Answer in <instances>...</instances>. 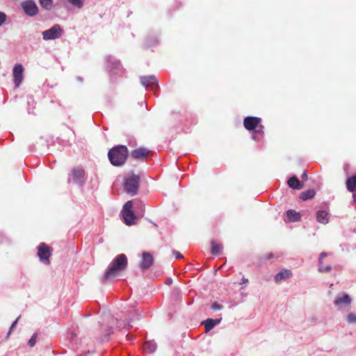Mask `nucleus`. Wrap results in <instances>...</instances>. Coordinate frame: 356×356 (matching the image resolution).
<instances>
[{
	"label": "nucleus",
	"mask_w": 356,
	"mask_h": 356,
	"mask_svg": "<svg viewBox=\"0 0 356 356\" xmlns=\"http://www.w3.org/2000/svg\"><path fill=\"white\" fill-rule=\"evenodd\" d=\"M128 264L127 256L120 254L115 257L112 261L110 267L105 273L103 277V281H106L110 278H114L117 273L124 270Z\"/></svg>",
	"instance_id": "obj_1"
},
{
	"label": "nucleus",
	"mask_w": 356,
	"mask_h": 356,
	"mask_svg": "<svg viewBox=\"0 0 356 356\" xmlns=\"http://www.w3.org/2000/svg\"><path fill=\"white\" fill-rule=\"evenodd\" d=\"M128 155V149L125 145L115 146L108 152V158L114 166H120L124 164Z\"/></svg>",
	"instance_id": "obj_2"
},
{
	"label": "nucleus",
	"mask_w": 356,
	"mask_h": 356,
	"mask_svg": "<svg viewBox=\"0 0 356 356\" xmlns=\"http://www.w3.org/2000/svg\"><path fill=\"white\" fill-rule=\"evenodd\" d=\"M132 207L133 202L131 200L127 201L123 206L122 213L124 222L127 225H132L136 223V216L132 211Z\"/></svg>",
	"instance_id": "obj_3"
},
{
	"label": "nucleus",
	"mask_w": 356,
	"mask_h": 356,
	"mask_svg": "<svg viewBox=\"0 0 356 356\" xmlns=\"http://www.w3.org/2000/svg\"><path fill=\"white\" fill-rule=\"evenodd\" d=\"M140 177L138 175H132L124 181V190L127 193L136 194L139 187Z\"/></svg>",
	"instance_id": "obj_4"
},
{
	"label": "nucleus",
	"mask_w": 356,
	"mask_h": 356,
	"mask_svg": "<svg viewBox=\"0 0 356 356\" xmlns=\"http://www.w3.org/2000/svg\"><path fill=\"white\" fill-rule=\"evenodd\" d=\"M51 251L52 249L49 245L44 243H40L38 248V256L40 261L46 264H49V257L51 254Z\"/></svg>",
	"instance_id": "obj_5"
},
{
	"label": "nucleus",
	"mask_w": 356,
	"mask_h": 356,
	"mask_svg": "<svg viewBox=\"0 0 356 356\" xmlns=\"http://www.w3.org/2000/svg\"><path fill=\"white\" fill-rule=\"evenodd\" d=\"M62 29L59 24L54 25L51 29L42 32V37L44 40H54L60 37Z\"/></svg>",
	"instance_id": "obj_6"
},
{
	"label": "nucleus",
	"mask_w": 356,
	"mask_h": 356,
	"mask_svg": "<svg viewBox=\"0 0 356 356\" xmlns=\"http://www.w3.org/2000/svg\"><path fill=\"white\" fill-rule=\"evenodd\" d=\"M22 8L24 13L29 16H35L38 13V8L32 0H27L22 3Z\"/></svg>",
	"instance_id": "obj_7"
},
{
	"label": "nucleus",
	"mask_w": 356,
	"mask_h": 356,
	"mask_svg": "<svg viewBox=\"0 0 356 356\" xmlns=\"http://www.w3.org/2000/svg\"><path fill=\"white\" fill-rule=\"evenodd\" d=\"M261 122V118L258 117L248 116L243 120L244 127L248 131L256 129Z\"/></svg>",
	"instance_id": "obj_8"
},
{
	"label": "nucleus",
	"mask_w": 356,
	"mask_h": 356,
	"mask_svg": "<svg viewBox=\"0 0 356 356\" xmlns=\"http://www.w3.org/2000/svg\"><path fill=\"white\" fill-rule=\"evenodd\" d=\"M24 68L21 64H16L13 69L14 83L18 88L23 80Z\"/></svg>",
	"instance_id": "obj_9"
},
{
	"label": "nucleus",
	"mask_w": 356,
	"mask_h": 356,
	"mask_svg": "<svg viewBox=\"0 0 356 356\" xmlns=\"http://www.w3.org/2000/svg\"><path fill=\"white\" fill-rule=\"evenodd\" d=\"M150 154V151L145 147H138L131 152V156L136 160H144Z\"/></svg>",
	"instance_id": "obj_10"
},
{
	"label": "nucleus",
	"mask_w": 356,
	"mask_h": 356,
	"mask_svg": "<svg viewBox=\"0 0 356 356\" xmlns=\"http://www.w3.org/2000/svg\"><path fill=\"white\" fill-rule=\"evenodd\" d=\"M71 175L74 182L83 183L85 180L86 172L83 168H75L72 170Z\"/></svg>",
	"instance_id": "obj_11"
},
{
	"label": "nucleus",
	"mask_w": 356,
	"mask_h": 356,
	"mask_svg": "<svg viewBox=\"0 0 356 356\" xmlns=\"http://www.w3.org/2000/svg\"><path fill=\"white\" fill-rule=\"evenodd\" d=\"M141 83L145 87H154L159 88L158 81L154 76H145L140 77Z\"/></svg>",
	"instance_id": "obj_12"
},
{
	"label": "nucleus",
	"mask_w": 356,
	"mask_h": 356,
	"mask_svg": "<svg viewBox=\"0 0 356 356\" xmlns=\"http://www.w3.org/2000/svg\"><path fill=\"white\" fill-rule=\"evenodd\" d=\"M142 261L140 267L142 269H148L153 264V257L149 252H143L142 254Z\"/></svg>",
	"instance_id": "obj_13"
},
{
	"label": "nucleus",
	"mask_w": 356,
	"mask_h": 356,
	"mask_svg": "<svg viewBox=\"0 0 356 356\" xmlns=\"http://www.w3.org/2000/svg\"><path fill=\"white\" fill-rule=\"evenodd\" d=\"M287 183L289 186L293 189L300 190L304 187V184L300 181L296 176L290 177Z\"/></svg>",
	"instance_id": "obj_14"
},
{
	"label": "nucleus",
	"mask_w": 356,
	"mask_h": 356,
	"mask_svg": "<svg viewBox=\"0 0 356 356\" xmlns=\"http://www.w3.org/2000/svg\"><path fill=\"white\" fill-rule=\"evenodd\" d=\"M292 273L290 270L282 269L280 272H279L275 275V281L276 282H280L282 280H285L286 278L290 277Z\"/></svg>",
	"instance_id": "obj_15"
},
{
	"label": "nucleus",
	"mask_w": 356,
	"mask_h": 356,
	"mask_svg": "<svg viewBox=\"0 0 356 356\" xmlns=\"http://www.w3.org/2000/svg\"><path fill=\"white\" fill-rule=\"evenodd\" d=\"M326 256H327V253L324 252H321V254H320L318 270L321 273H329L332 270L331 266H330V265H323V259L325 257H326Z\"/></svg>",
	"instance_id": "obj_16"
},
{
	"label": "nucleus",
	"mask_w": 356,
	"mask_h": 356,
	"mask_svg": "<svg viewBox=\"0 0 356 356\" xmlns=\"http://www.w3.org/2000/svg\"><path fill=\"white\" fill-rule=\"evenodd\" d=\"M351 302V299L348 294H343L341 296H337L334 302L335 305H348Z\"/></svg>",
	"instance_id": "obj_17"
},
{
	"label": "nucleus",
	"mask_w": 356,
	"mask_h": 356,
	"mask_svg": "<svg viewBox=\"0 0 356 356\" xmlns=\"http://www.w3.org/2000/svg\"><path fill=\"white\" fill-rule=\"evenodd\" d=\"M156 343L153 341H147L143 345V350L147 353H153L156 350Z\"/></svg>",
	"instance_id": "obj_18"
},
{
	"label": "nucleus",
	"mask_w": 356,
	"mask_h": 356,
	"mask_svg": "<svg viewBox=\"0 0 356 356\" xmlns=\"http://www.w3.org/2000/svg\"><path fill=\"white\" fill-rule=\"evenodd\" d=\"M346 184L348 191L353 192L356 191V175L349 177L346 180Z\"/></svg>",
	"instance_id": "obj_19"
},
{
	"label": "nucleus",
	"mask_w": 356,
	"mask_h": 356,
	"mask_svg": "<svg viewBox=\"0 0 356 356\" xmlns=\"http://www.w3.org/2000/svg\"><path fill=\"white\" fill-rule=\"evenodd\" d=\"M316 218L318 222L321 224H327L329 221L328 213L325 211H318L317 212Z\"/></svg>",
	"instance_id": "obj_20"
},
{
	"label": "nucleus",
	"mask_w": 356,
	"mask_h": 356,
	"mask_svg": "<svg viewBox=\"0 0 356 356\" xmlns=\"http://www.w3.org/2000/svg\"><path fill=\"white\" fill-rule=\"evenodd\" d=\"M286 215L291 222H297L300 220V214L294 210L290 209L286 211Z\"/></svg>",
	"instance_id": "obj_21"
},
{
	"label": "nucleus",
	"mask_w": 356,
	"mask_h": 356,
	"mask_svg": "<svg viewBox=\"0 0 356 356\" xmlns=\"http://www.w3.org/2000/svg\"><path fill=\"white\" fill-rule=\"evenodd\" d=\"M220 323V320H213L208 318L204 321V327L207 332L213 329L217 324Z\"/></svg>",
	"instance_id": "obj_22"
},
{
	"label": "nucleus",
	"mask_w": 356,
	"mask_h": 356,
	"mask_svg": "<svg viewBox=\"0 0 356 356\" xmlns=\"http://www.w3.org/2000/svg\"><path fill=\"white\" fill-rule=\"evenodd\" d=\"M316 194V191L314 189H309L305 191H303L300 193V199L305 201L309 199H312L314 197Z\"/></svg>",
	"instance_id": "obj_23"
},
{
	"label": "nucleus",
	"mask_w": 356,
	"mask_h": 356,
	"mask_svg": "<svg viewBox=\"0 0 356 356\" xmlns=\"http://www.w3.org/2000/svg\"><path fill=\"white\" fill-rule=\"evenodd\" d=\"M211 253L213 254H219L222 249L221 245L216 243L215 241L211 242Z\"/></svg>",
	"instance_id": "obj_24"
},
{
	"label": "nucleus",
	"mask_w": 356,
	"mask_h": 356,
	"mask_svg": "<svg viewBox=\"0 0 356 356\" xmlns=\"http://www.w3.org/2000/svg\"><path fill=\"white\" fill-rule=\"evenodd\" d=\"M264 129V126L261 125L259 124H258V127L256 129L252 130V131H254V134L252 135L253 140H257V135L263 136Z\"/></svg>",
	"instance_id": "obj_25"
},
{
	"label": "nucleus",
	"mask_w": 356,
	"mask_h": 356,
	"mask_svg": "<svg viewBox=\"0 0 356 356\" xmlns=\"http://www.w3.org/2000/svg\"><path fill=\"white\" fill-rule=\"evenodd\" d=\"M41 6L49 10L52 8V0H39Z\"/></svg>",
	"instance_id": "obj_26"
},
{
	"label": "nucleus",
	"mask_w": 356,
	"mask_h": 356,
	"mask_svg": "<svg viewBox=\"0 0 356 356\" xmlns=\"http://www.w3.org/2000/svg\"><path fill=\"white\" fill-rule=\"evenodd\" d=\"M347 321L350 324H356V314L351 313L347 316Z\"/></svg>",
	"instance_id": "obj_27"
},
{
	"label": "nucleus",
	"mask_w": 356,
	"mask_h": 356,
	"mask_svg": "<svg viewBox=\"0 0 356 356\" xmlns=\"http://www.w3.org/2000/svg\"><path fill=\"white\" fill-rule=\"evenodd\" d=\"M68 1L76 8H81L83 2L82 0H68Z\"/></svg>",
	"instance_id": "obj_28"
},
{
	"label": "nucleus",
	"mask_w": 356,
	"mask_h": 356,
	"mask_svg": "<svg viewBox=\"0 0 356 356\" xmlns=\"http://www.w3.org/2000/svg\"><path fill=\"white\" fill-rule=\"evenodd\" d=\"M36 338H37V334L35 333L33 334V336L29 341L28 343H29V346L33 347L35 344Z\"/></svg>",
	"instance_id": "obj_29"
},
{
	"label": "nucleus",
	"mask_w": 356,
	"mask_h": 356,
	"mask_svg": "<svg viewBox=\"0 0 356 356\" xmlns=\"http://www.w3.org/2000/svg\"><path fill=\"white\" fill-rule=\"evenodd\" d=\"M273 257H274V254L272 252H268V253H266V254H264L262 256V257L261 258V261H266V260H268V259H272Z\"/></svg>",
	"instance_id": "obj_30"
},
{
	"label": "nucleus",
	"mask_w": 356,
	"mask_h": 356,
	"mask_svg": "<svg viewBox=\"0 0 356 356\" xmlns=\"http://www.w3.org/2000/svg\"><path fill=\"white\" fill-rule=\"evenodd\" d=\"M136 204L138 205V208L141 210L140 216H143V213H144V209H145L144 204L140 201H138Z\"/></svg>",
	"instance_id": "obj_31"
},
{
	"label": "nucleus",
	"mask_w": 356,
	"mask_h": 356,
	"mask_svg": "<svg viewBox=\"0 0 356 356\" xmlns=\"http://www.w3.org/2000/svg\"><path fill=\"white\" fill-rule=\"evenodd\" d=\"M6 19V15L5 13L0 12V26H1Z\"/></svg>",
	"instance_id": "obj_32"
},
{
	"label": "nucleus",
	"mask_w": 356,
	"mask_h": 356,
	"mask_svg": "<svg viewBox=\"0 0 356 356\" xmlns=\"http://www.w3.org/2000/svg\"><path fill=\"white\" fill-rule=\"evenodd\" d=\"M222 308V307L219 305L218 303L217 302H214L213 305H212V309L215 311H217V310H220Z\"/></svg>",
	"instance_id": "obj_33"
},
{
	"label": "nucleus",
	"mask_w": 356,
	"mask_h": 356,
	"mask_svg": "<svg viewBox=\"0 0 356 356\" xmlns=\"http://www.w3.org/2000/svg\"><path fill=\"white\" fill-rule=\"evenodd\" d=\"M172 254L175 255V257L177 259H182L183 258V255L179 252L177 251V250H173Z\"/></svg>",
	"instance_id": "obj_34"
},
{
	"label": "nucleus",
	"mask_w": 356,
	"mask_h": 356,
	"mask_svg": "<svg viewBox=\"0 0 356 356\" xmlns=\"http://www.w3.org/2000/svg\"><path fill=\"white\" fill-rule=\"evenodd\" d=\"M301 177H302L303 179H305V180H307V175L306 171H305V172L302 173V175Z\"/></svg>",
	"instance_id": "obj_35"
},
{
	"label": "nucleus",
	"mask_w": 356,
	"mask_h": 356,
	"mask_svg": "<svg viewBox=\"0 0 356 356\" xmlns=\"http://www.w3.org/2000/svg\"><path fill=\"white\" fill-rule=\"evenodd\" d=\"M172 282V280L171 278H168L166 283L168 284H170Z\"/></svg>",
	"instance_id": "obj_36"
},
{
	"label": "nucleus",
	"mask_w": 356,
	"mask_h": 356,
	"mask_svg": "<svg viewBox=\"0 0 356 356\" xmlns=\"http://www.w3.org/2000/svg\"><path fill=\"white\" fill-rule=\"evenodd\" d=\"M17 323V320L12 324L10 329H12Z\"/></svg>",
	"instance_id": "obj_37"
},
{
	"label": "nucleus",
	"mask_w": 356,
	"mask_h": 356,
	"mask_svg": "<svg viewBox=\"0 0 356 356\" xmlns=\"http://www.w3.org/2000/svg\"><path fill=\"white\" fill-rule=\"evenodd\" d=\"M354 201L356 202V193L353 195Z\"/></svg>",
	"instance_id": "obj_38"
},
{
	"label": "nucleus",
	"mask_w": 356,
	"mask_h": 356,
	"mask_svg": "<svg viewBox=\"0 0 356 356\" xmlns=\"http://www.w3.org/2000/svg\"><path fill=\"white\" fill-rule=\"evenodd\" d=\"M248 282V279H243V282H244V283H246V282Z\"/></svg>",
	"instance_id": "obj_39"
},
{
	"label": "nucleus",
	"mask_w": 356,
	"mask_h": 356,
	"mask_svg": "<svg viewBox=\"0 0 356 356\" xmlns=\"http://www.w3.org/2000/svg\"><path fill=\"white\" fill-rule=\"evenodd\" d=\"M131 327H132L131 325H130L129 324H128V325H127V329H130Z\"/></svg>",
	"instance_id": "obj_40"
}]
</instances>
